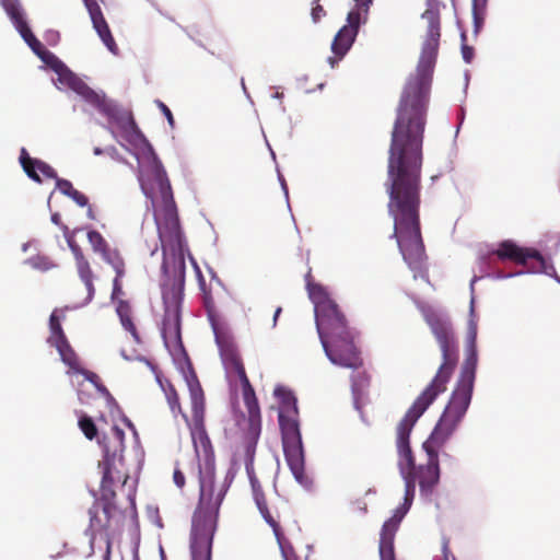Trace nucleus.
I'll return each mask as SVG.
<instances>
[{
	"instance_id": "f257e3e1",
	"label": "nucleus",
	"mask_w": 560,
	"mask_h": 560,
	"mask_svg": "<svg viewBox=\"0 0 560 560\" xmlns=\"http://www.w3.org/2000/svg\"><path fill=\"white\" fill-rule=\"evenodd\" d=\"M428 23L416 74L400 95L388 151V213L394 220L390 235L413 276H428L427 255L420 226L422 144L436 62L441 18L435 3L422 13Z\"/></svg>"
},
{
	"instance_id": "f03ea898",
	"label": "nucleus",
	"mask_w": 560,
	"mask_h": 560,
	"mask_svg": "<svg viewBox=\"0 0 560 560\" xmlns=\"http://www.w3.org/2000/svg\"><path fill=\"white\" fill-rule=\"evenodd\" d=\"M151 177L163 200V214H155L163 252L162 269L165 280L161 285L164 314L161 334L166 346L182 345V306L185 289V241L173 199L172 187L160 162H154Z\"/></svg>"
},
{
	"instance_id": "7ed1b4c3",
	"label": "nucleus",
	"mask_w": 560,
	"mask_h": 560,
	"mask_svg": "<svg viewBox=\"0 0 560 560\" xmlns=\"http://www.w3.org/2000/svg\"><path fill=\"white\" fill-rule=\"evenodd\" d=\"M129 476L116 470V476L107 470L102 474L98 495L89 509V526L85 535L89 537L90 555L95 551V540L100 535L106 548H112L115 536L120 535L128 516L136 515V490L130 489L124 499L118 497L115 486L126 487Z\"/></svg>"
},
{
	"instance_id": "20e7f679",
	"label": "nucleus",
	"mask_w": 560,
	"mask_h": 560,
	"mask_svg": "<svg viewBox=\"0 0 560 560\" xmlns=\"http://www.w3.org/2000/svg\"><path fill=\"white\" fill-rule=\"evenodd\" d=\"M214 330L215 340L220 350L223 365L228 373L237 375L242 385V395L247 416L242 415L238 421L242 431L240 441L235 445V454L243 456L247 471L253 467L256 447L261 433V412L258 399L249 378L247 377L242 358L233 338L221 331Z\"/></svg>"
},
{
	"instance_id": "39448f33",
	"label": "nucleus",
	"mask_w": 560,
	"mask_h": 560,
	"mask_svg": "<svg viewBox=\"0 0 560 560\" xmlns=\"http://www.w3.org/2000/svg\"><path fill=\"white\" fill-rule=\"evenodd\" d=\"M315 313L318 337L325 354L332 364L359 370L360 351L354 343L355 334L336 302H324Z\"/></svg>"
},
{
	"instance_id": "423d86ee",
	"label": "nucleus",
	"mask_w": 560,
	"mask_h": 560,
	"mask_svg": "<svg viewBox=\"0 0 560 560\" xmlns=\"http://www.w3.org/2000/svg\"><path fill=\"white\" fill-rule=\"evenodd\" d=\"M199 503L191 521V557L192 560H211L213 535L225 491L223 487H215L212 468L199 469Z\"/></svg>"
},
{
	"instance_id": "0eeeda50",
	"label": "nucleus",
	"mask_w": 560,
	"mask_h": 560,
	"mask_svg": "<svg viewBox=\"0 0 560 560\" xmlns=\"http://www.w3.org/2000/svg\"><path fill=\"white\" fill-rule=\"evenodd\" d=\"M422 316L431 329L442 354L434 377L415 401L433 402L436 397L446 390L455 368L458 363V341L451 319L430 306L421 308Z\"/></svg>"
},
{
	"instance_id": "6e6552de",
	"label": "nucleus",
	"mask_w": 560,
	"mask_h": 560,
	"mask_svg": "<svg viewBox=\"0 0 560 560\" xmlns=\"http://www.w3.org/2000/svg\"><path fill=\"white\" fill-rule=\"evenodd\" d=\"M432 404L413 401L396 428V446L399 455L398 466L408 467L407 469L415 478V482L419 483L423 493H431L440 480L439 453L436 450L423 448L427 453V463L417 467L409 438L418 419Z\"/></svg>"
},
{
	"instance_id": "1a4fd4ad",
	"label": "nucleus",
	"mask_w": 560,
	"mask_h": 560,
	"mask_svg": "<svg viewBox=\"0 0 560 560\" xmlns=\"http://www.w3.org/2000/svg\"><path fill=\"white\" fill-rule=\"evenodd\" d=\"M476 327L471 328L467 338L466 358L460 369V374L444 413L462 421L472 397L476 368L478 362Z\"/></svg>"
},
{
	"instance_id": "9d476101",
	"label": "nucleus",
	"mask_w": 560,
	"mask_h": 560,
	"mask_svg": "<svg viewBox=\"0 0 560 560\" xmlns=\"http://www.w3.org/2000/svg\"><path fill=\"white\" fill-rule=\"evenodd\" d=\"M71 90L106 116L108 121L115 124L126 137L140 133L130 110L121 108L114 101L108 100L105 94L95 92L81 79L77 81Z\"/></svg>"
},
{
	"instance_id": "9b49d317",
	"label": "nucleus",
	"mask_w": 560,
	"mask_h": 560,
	"mask_svg": "<svg viewBox=\"0 0 560 560\" xmlns=\"http://www.w3.org/2000/svg\"><path fill=\"white\" fill-rule=\"evenodd\" d=\"M299 416L279 415V425L287 464L295 480L306 486L308 478L305 474L304 450L300 432Z\"/></svg>"
},
{
	"instance_id": "f8f14e48",
	"label": "nucleus",
	"mask_w": 560,
	"mask_h": 560,
	"mask_svg": "<svg viewBox=\"0 0 560 560\" xmlns=\"http://www.w3.org/2000/svg\"><path fill=\"white\" fill-rule=\"evenodd\" d=\"M190 401H191V417L194 428L191 430L192 442L195 445L196 453L199 455L201 448L206 458L211 454L212 447L209 436L205 429V394L202 387L194 374L191 378L187 380Z\"/></svg>"
},
{
	"instance_id": "ddd939ff",
	"label": "nucleus",
	"mask_w": 560,
	"mask_h": 560,
	"mask_svg": "<svg viewBox=\"0 0 560 560\" xmlns=\"http://www.w3.org/2000/svg\"><path fill=\"white\" fill-rule=\"evenodd\" d=\"M500 260H511L522 265L534 272L552 275L553 266H549L542 255L535 248L520 247L512 241H503L494 252Z\"/></svg>"
},
{
	"instance_id": "4468645a",
	"label": "nucleus",
	"mask_w": 560,
	"mask_h": 560,
	"mask_svg": "<svg viewBox=\"0 0 560 560\" xmlns=\"http://www.w3.org/2000/svg\"><path fill=\"white\" fill-rule=\"evenodd\" d=\"M365 21L366 19L364 20L363 10L354 5V8L348 13V24L343 25L338 31L331 43V50L334 56L328 58V62L331 68H334L338 61L346 56L354 43L361 22Z\"/></svg>"
},
{
	"instance_id": "2eb2a0df",
	"label": "nucleus",
	"mask_w": 560,
	"mask_h": 560,
	"mask_svg": "<svg viewBox=\"0 0 560 560\" xmlns=\"http://www.w3.org/2000/svg\"><path fill=\"white\" fill-rule=\"evenodd\" d=\"M100 444L103 448V459L98 464L102 474L107 470L110 475L116 476L117 462H121L122 452L125 451V432L118 425H114L109 436H103Z\"/></svg>"
},
{
	"instance_id": "dca6fc26",
	"label": "nucleus",
	"mask_w": 560,
	"mask_h": 560,
	"mask_svg": "<svg viewBox=\"0 0 560 560\" xmlns=\"http://www.w3.org/2000/svg\"><path fill=\"white\" fill-rule=\"evenodd\" d=\"M69 247L74 256L75 260V268L77 272L79 275L80 280L83 282L85 288V294L83 298L78 301L75 304L77 307L85 306L88 305L94 298L95 294V287H94V279L95 275L91 268V265L83 254V250L81 247L75 244L72 241H69Z\"/></svg>"
},
{
	"instance_id": "f3484780",
	"label": "nucleus",
	"mask_w": 560,
	"mask_h": 560,
	"mask_svg": "<svg viewBox=\"0 0 560 560\" xmlns=\"http://www.w3.org/2000/svg\"><path fill=\"white\" fill-rule=\"evenodd\" d=\"M459 422V420L443 412L430 438L423 443L422 447L436 450L439 452V448L442 447L454 433Z\"/></svg>"
},
{
	"instance_id": "a211bd4d",
	"label": "nucleus",
	"mask_w": 560,
	"mask_h": 560,
	"mask_svg": "<svg viewBox=\"0 0 560 560\" xmlns=\"http://www.w3.org/2000/svg\"><path fill=\"white\" fill-rule=\"evenodd\" d=\"M88 241L94 253L102 256V258L108 262L115 271L121 275L122 257L117 250H112L109 244L104 236L95 230L88 232Z\"/></svg>"
},
{
	"instance_id": "6ab92c4d",
	"label": "nucleus",
	"mask_w": 560,
	"mask_h": 560,
	"mask_svg": "<svg viewBox=\"0 0 560 560\" xmlns=\"http://www.w3.org/2000/svg\"><path fill=\"white\" fill-rule=\"evenodd\" d=\"M89 11L93 28L96 31L97 35L100 36L103 44L107 47V49L114 54L118 55L119 48L116 44L112 32L109 30V26L103 15V12L101 10L100 4H94Z\"/></svg>"
},
{
	"instance_id": "aec40b11",
	"label": "nucleus",
	"mask_w": 560,
	"mask_h": 560,
	"mask_svg": "<svg viewBox=\"0 0 560 560\" xmlns=\"http://www.w3.org/2000/svg\"><path fill=\"white\" fill-rule=\"evenodd\" d=\"M20 163L27 176L37 183H42V178L39 177L37 171L40 172L46 178H58L56 171L49 164L44 161L31 158L24 148L21 150Z\"/></svg>"
},
{
	"instance_id": "412c9836",
	"label": "nucleus",
	"mask_w": 560,
	"mask_h": 560,
	"mask_svg": "<svg viewBox=\"0 0 560 560\" xmlns=\"http://www.w3.org/2000/svg\"><path fill=\"white\" fill-rule=\"evenodd\" d=\"M399 523L400 518L394 516L383 524L378 546L381 560H395L394 539Z\"/></svg>"
},
{
	"instance_id": "4be33fe9",
	"label": "nucleus",
	"mask_w": 560,
	"mask_h": 560,
	"mask_svg": "<svg viewBox=\"0 0 560 560\" xmlns=\"http://www.w3.org/2000/svg\"><path fill=\"white\" fill-rule=\"evenodd\" d=\"M199 288L202 291L203 306L207 312V316L213 329L219 327L220 313L215 306L211 291L207 289L206 281L198 270Z\"/></svg>"
},
{
	"instance_id": "5701e85b",
	"label": "nucleus",
	"mask_w": 560,
	"mask_h": 560,
	"mask_svg": "<svg viewBox=\"0 0 560 560\" xmlns=\"http://www.w3.org/2000/svg\"><path fill=\"white\" fill-rule=\"evenodd\" d=\"M116 312L119 316L122 327L130 332L135 341L140 342V336L132 319V310L130 304L125 300H118Z\"/></svg>"
},
{
	"instance_id": "b1692460",
	"label": "nucleus",
	"mask_w": 560,
	"mask_h": 560,
	"mask_svg": "<svg viewBox=\"0 0 560 560\" xmlns=\"http://www.w3.org/2000/svg\"><path fill=\"white\" fill-rule=\"evenodd\" d=\"M273 394L280 400L279 415L299 416L298 400L291 390L279 386Z\"/></svg>"
},
{
	"instance_id": "393cba45",
	"label": "nucleus",
	"mask_w": 560,
	"mask_h": 560,
	"mask_svg": "<svg viewBox=\"0 0 560 560\" xmlns=\"http://www.w3.org/2000/svg\"><path fill=\"white\" fill-rule=\"evenodd\" d=\"M60 355L61 361L68 365L73 372H75L79 368H81L80 360L69 343L68 339H65L60 342L52 345Z\"/></svg>"
},
{
	"instance_id": "a878e982",
	"label": "nucleus",
	"mask_w": 560,
	"mask_h": 560,
	"mask_svg": "<svg viewBox=\"0 0 560 560\" xmlns=\"http://www.w3.org/2000/svg\"><path fill=\"white\" fill-rule=\"evenodd\" d=\"M20 34L37 56H39L43 60H45L48 63L50 62L46 58V56L54 61V58L56 57L47 49H45L44 45L34 36L30 27H26Z\"/></svg>"
},
{
	"instance_id": "bb28decb",
	"label": "nucleus",
	"mask_w": 560,
	"mask_h": 560,
	"mask_svg": "<svg viewBox=\"0 0 560 560\" xmlns=\"http://www.w3.org/2000/svg\"><path fill=\"white\" fill-rule=\"evenodd\" d=\"M258 510H259L262 518L265 520V522L272 528V532L276 536L278 544L281 545L284 539V535H283V532H282L280 523H279V520H280L279 513L277 511L276 512L270 511L268 505L262 506Z\"/></svg>"
},
{
	"instance_id": "cd10ccee",
	"label": "nucleus",
	"mask_w": 560,
	"mask_h": 560,
	"mask_svg": "<svg viewBox=\"0 0 560 560\" xmlns=\"http://www.w3.org/2000/svg\"><path fill=\"white\" fill-rule=\"evenodd\" d=\"M307 292H308V296L310 299L312 300V302L314 303V311L315 313L318 312L319 310V305H322V303H326V302H335L329 295L328 293L326 292L325 288L318 283H315L313 281H308L307 283Z\"/></svg>"
},
{
	"instance_id": "c85d7f7f",
	"label": "nucleus",
	"mask_w": 560,
	"mask_h": 560,
	"mask_svg": "<svg viewBox=\"0 0 560 560\" xmlns=\"http://www.w3.org/2000/svg\"><path fill=\"white\" fill-rule=\"evenodd\" d=\"M50 66L58 74L60 83L67 85L69 89H72V86L80 79L77 74L70 71L58 58H54V61L50 63Z\"/></svg>"
},
{
	"instance_id": "c756f323",
	"label": "nucleus",
	"mask_w": 560,
	"mask_h": 560,
	"mask_svg": "<svg viewBox=\"0 0 560 560\" xmlns=\"http://www.w3.org/2000/svg\"><path fill=\"white\" fill-rule=\"evenodd\" d=\"M50 66L58 74L60 83L67 85L69 89H72V86L80 79L77 74L70 71L58 58H54V61L50 63Z\"/></svg>"
},
{
	"instance_id": "7c9ffc66",
	"label": "nucleus",
	"mask_w": 560,
	"mask_h": 560,
	"mask_svg": "<svg viewBox=\"0 0 560 560\" xmlns=\"http://www.w3.org/2000/svg\"><path fill=\"white\" fill-rule=\"evenodd\" d=\"M4 8L19 33L28 27L19 3L9 1L4 4Z\"/></svg>"
},
{
	"instance_id": "2f4dec72",
	"label": "nucleus",
	"mask_w": 560,
	"mask_h": 560,
	"mask_svg": "<svg viewBox=\"0 0 560 560\" xmlns=\"http://www.w3.org/2000/svg\"><path fill=\"white\" fill-rule=\"evenodd\" d=\"M158 381L165 394V397L167 399V402L170 405L172 412L173 413H175V412L182 413L186 418V416L183 413L180 402H179V397H178V394H177L174 385L167 380L165 382H162L160 378H158Z\"/></svg>"
},
{
	"instance_id": "473e14b6",
	"label": "nucleus",
	"mask_w": 560,
	"mask_h": 560,
	"mask_svg": "<svg viewBox=\"0 0 560 560\" xmlns=\"http://www.w3.org/2000/svg\"><path fill=\"white\" fill-rule=\"evenodd\" d=\"M49 330L50 335L47 339V342L50 346L67 339V336L61 327L60 318L57 315V311H54L49 317Z\"/></svg>"
},
{
	"instance_id": "72a5a7b5",
	"label": "nucleus",
	"mask_w": 560,
	"mask_h": 560,
	"mask_svg": "<svg viewBox=\"0 0 560 560\" xmlns=\"http://www.w3.org/2000/svg\"><path fill=\"white\" fill-rule=\"evenodd\" d=\"M351 387L355 396H361L368 389L371 383V376L366 371H358L351 376Z\"/></svg>"
},
{
	"instance_id": "f704fd0d",
	"label": "nucleus",
	"mask_w": 560,
	"mask_h": 560,
	"mask_svg": "<svg viewBox=\"0 0 560 560\" xmlns=\"http://www.w3.org/2000/svg\"><path fill=\"white\" fill-rule=\"evenodd\" d=\"M407 468L399 465V471L405 480V503L410 505L416 493V482Z\"/></svg>"
},
{
	"instance_id": "c9c22d12",
	"label": "nucleus",
	"mask_w": 560,
	"mask_h": 560,
	"mask_svg": "<svg viewBox=\"0 0 560 560\" xmlns=\"http://www.w3.org/2000/svg\"><path fill=\"white\" fill-rule=\"evenodd\" d=\"M78 424L80 430L88 440L92 441L97 436L98 431L91 417L86 415L81 416Z\"/></svg>"
},
{
	"instance_id": "e433bc0d",
	"label": "nucleus",
	"mask_w": 560,
	"mask_h": 560,
	"mask_svg": "<svg viewBox=\"0 0 560 560\" xmlns=\"http://www.w3.org/2000/svg\"><path fill=\"white\" fill-rule=\"evenodd\" d=\"M75 373H79V374L83 375L84 378L86 381H89L90 383H92L97 388L98 392H101L103 394H106V395L109 394L107 388L102 384L101 378H100V376L96 373H94L92 371H89V370H85L82 366L79 368L75 371Z\"/></svg>"
},
{
	"instance_id": "4c0bfd02",
	"label": "nucleus",
	"mask_w": 560,
	"mask_h": 560,
	"mask_svg": "<svg viewBox=\"0 0 560 560\" xmlns=\"http://www.w3.org/2000/svg\"><path fill=\"white\" fill-rule=\"evenodd\" d=\"M115 272H116V277L113 281L112 299L114 301L118 302V300H121L120 295L124 294L122 284H121V278L125 276V261L124 260H122L121 275H119L118 271H115Z\"/></svg>"
},
{
	"instance_id": "58836bf2",
	"label": "nucleus",
	"mask_w": 560,
	"mask_h": 560,
	"mask_svg": "<svg viewBox=\"0 0 560 560\" xmlns=\"http://www.w3.org/2000/svg\"><path fill=\"white\" fill-rule=\"evenodd\" d=\"M56 187L68 197L75 190L70 180L59 177L56 179Z\"/></svg>"
},
{
	"instance_id": "ea45409f",
	"label": "nucleus",
	"mask_w": 560,
	"mask_h": 560,
	"mask_svg": "<svg viewBox=\"0 0 560 560\" xmlns=\"http://www.w3.org/2000/svg\"><path fill=\"white\" fill-rule=\"evenodd\" d=\"M312 20L317 23L323 16L326 15V11L323 5L319 3V0H313L312 2Z\"/></svg>"
},
{
	"instance_id": "a19ab883",
	"label": "nucleus",
	"mask_w": 560,
	"mask_h": 560,
	"mask_svg": "<svg viewBox=\"0 0 560 560\" xmlns=\"http://www.w3.org/2000/svg\"><path fill=\"white\" fill-rule=\"evenodd\" d=\"M140 185L144 195L154 202V188L149 184V179L141 176Z\"/></svg>"
},
{
	"instance_id": "79ce46f5",
	"label": "nucleus",
	"mask_w": 560,
	"mask_h": 560,
	"mask_svg": "<svg viewBox=\"0 0 560 560\" xmlns=\"http://www.w3.org/2000/svg\"><path fill=\"white\" fill-rule=\"evenodd\" d=\"M79 207H85L89 205L88 197L79 190L72 191L69 196Z\"/></svg>"
},
{
	"instance_id": "37998d69",
	"label": "nucleus",
	"mask_w": 560,
	"mask_h": 560,
	"mask_svg": "<svg viewBox=\"0 0 560 560\" xmlns=\"http://www.w3.org/2000/svg\"><path fill=\"white\" fill-rule=\"evenodd\" d=\"M156 104H158L159 108L161 109V112L166 117L170 127L174 128L175 120H174V117H173V114H172L171 109L161 101H156Z\"/></svg>"
},
{
	"instance_id": "c03bdc74",
	"label": "nucleus",
	"mask_w": 560,
	"mask_h": 560,
	"mask_svg": "<svg viewBox=\"0 0 560 560\" xmlns=\"http://www.w3.org/2000/svg\"><path fill=\"white\" fill-rule=\"evenodd\" d=\"M173 480L179 489H182L185 486V476L180 469L175 468L173 474Z\"/></svg>"
},
{
	"instance_id": "a18cd8bd",
	"label": "nucleus",
	"mask_w": 560,
	"mask_h": 560,
	"mask_svg": "<svg viewBox=\"0 0 560 560\" xmlns=\"http://www.w3.org/2000/svg\"><path fill=\"white\" fill-rule=\"evenodd\" d=\"M373 0H354L355 7L360 8L364 12V19L368 16L369 10Z\"/></svg>"
},
{
	"instance_id": "49530a36",
	"label": "nucleus",
	"mask_w": 560,
	"mask_h": 560,
	"mask_svg": "<svg viewBox=\"0 0 560 560\" xmlns=\"http://www.w3.org/2000/svg\"><path fill=\"white\" fill-rule=\"evenodd\" d=\"M253 497L258 509L267 505V500L264 491L253 493Z\"/></svg>"
},
{
	"instance_id": "de8ad7c7",
	"label": "nucleus",
	"mask_w": 560,
	"mask_h": 560,
	"mask_svg": "<svg viewBox=\"0 0 560 560\" xmlns=\"http://www.w3.org/2000/svg\"><path fill=\"white\" fill-rule=\"evenodd\" d=\"M462 54H463V58L464 60L469 63L471 62L472 58H474V49L472 47H469L467 45H464L462 47Z\"/></svg>"
},
{
	"instance_id": "09e8293b",
	"label": "nucleus",
	"mask_w": 560,
	"mask_h": 560,
	"mask_svg": "<svg viewBox=\"0 0 560 560\" xmlns=\"http://www.w3.org/2000/svg\"><path fill=\"white\" fill-rule=\"evenodd\" d=\"M280 548L284 560H299L298 556L291 548L285 549L282 544L280 545Z\"/></svg>"
},
{
	"instance_id": "8fccbe9b",
	"label": "nucleus",
	"mask_w": 560,
	"mask_h": 560,
	"mask_svg": "<svg viewBox=\"0 0 560 560\" xmlns=\"http://www.w3.org/2000/svg\"><path fill=\"white\" fill-rule=\"evenodd\" d=\"M486 4H487V0H472L474 13H475L476 19H477L479 11L483 10Z\"/></svg>"
},
{
	"instance_id": "3c124183",
	"label": "nucleus",
	"mask_w": 560,
	"mask_h": 560,
	"mask_svg": "<svg viewBox=\"0 0 560 560\" xmlns=\"http://www.w3.org/2000/svg\"><path fill=\"white\" fill-rule=\"evenodd\" d=\"M253 493L262 491L260 482L254 476H249Z\"/></svg>"
},
{
	"instance_id": "603ef678",
	"label": "nucleus",
	"mask_w": 560,
	"mask_h": 560,
	"mask_svg": "<svg viewBox=\"0 0 560 560\" xmlns=\"http://www.w3.org/2000/svg\"><path fill=\"white\" fill-rule=\"evenodd\" d=\"M83 1H84V4L88 10H90L92 8V5L94 7V4H98V0H83Z\"/></svg>"
},
{
	"instance_id": "864d4df0",
	"label": "nucleus",
	"mask_w": 560,
	"mask_h": 560,
	"mask_svg": "<svg viewBox=\"0 0 560 560\" xmlns=\"http://www.w3.org/2000/svg\"><path fill=\"white\" fill-rule=\"evenodd\" d=\"M112 558V548H105V553L103 556V560H110Z\"/></svg>"
},
{
	"instance_id": "5fc2aeb1",
	"label": "nucleus",
	"mask_w": 560,
	"mask_h": 560,
	"mask_svg": "<svg viewBox=\"0 0 560 560\" xmlns=\"http://www.w3.org/2000/svg\"><path fill=\"white\" fill-rule=\"evenodd\" d=\"M282 308L281 307H278L275 312V315H273V325H276V322L281 313Z\"/></svg>"
},
{
	"instance_id": "6e6d98bb",
	"label": "nucleus",
	"mask_w": 560,
	"mask_h": 560,
	"mask_svg": "<svg viewBox=\"0 0 560 560\" xmlns=\"http://www.w3.org/2000/svg\"><path fill=\"white\" fill-rule=\"evenodd\" d=\"M305 281H306V284L308 283V281H313V276H312L311 269H308L307 273L305 275Z\"/></svg>"
},
{
	"instance_id": "4d7b16f0",
	"label": "nucleus",
	"mask_w": 560,
	"mask_h": 560,
	"mask_svg": "<svg viewBox=\"0 0 560 560\" xmlns=\"http://www.w3.org/2000/svg\"><path fill=\"white\" fill-rule=\"evenodd\" d=\"M86 214H88V218H90V219H92V220H94V219H95V214H94V212H93V210H92V208H91V207H89V209H88V213H86Z\"/></svg>"
},
{
	"instance_id": "13d9d810",
	"label": "nucleus",
	"mask_w": 560,
	"mask_h": 560,
	"mask_svg": "<svg viewBox=\"0 0 560 560\" xmlns=\"http://www.w3.org/2000/svg\"><path fill=\"white\" fill-rule=\"evenodd\" d=\"M359 508H360V510H361L363 513H366V511H368L366 503H364V502H363V503H362V505H360Z\"/></svg>"
},
{
	"instance_id": "bf43d9fd",
	"label": "nucleus",
	"mask_w": 560,
	"mask_h": 560,
	"mask_svg": "<svg viewBox=\"0 0 560 560\" xmlns=\"http://www.w3.org/2000/svg\"><path fill=\"white\" fill-rule=\"evenodd\" d=\"M430 3H435L438 5V8L440 9V4L436 0H428L427 5H430ZM427 9H429V7H427Z\"/></svg>"
},
{
	"instance_id": "052dcab7",
	"label": "nucleus",
	"mask_w": 560,
	"mask_h": 560,
	"mask_svg": "<svg viewBox=\"0 0 560 560\" xmlns=\"http://www.w3.org/2000/svg\"><path fill=\"white\" fill-rule=\"evenodd\" d=\"M443 551H444L445 560H447V544L446 542L443 545Z\"/></svg>"
},
{
	"instance_id": "680f3d73",
	"label": "nucleus",
	"mask_w": 560,
	"mask_h": 560,
	"mask_svg": "<svg viewBox=\"0 0 560 560\" xmlns=\"http://www.w3.org/2000/svg\"><path fill=\"white\" fill-rule=\"evenodd\" d=\"M102 153H103V150H102V149H100V148H95V149H94V154H95V155H100V154H102Z\"/></svg>"
},
{
	"instance_id": "e2e57ef3",
	"label": "nucleus",
	"mask_w": 560,
	"mask_h": 560,
	"mask_svg": "<svg viewBox=\"0 0 560 560\" xmlns=\"http://www.w3.org/2000/svg\"><path fill=\"white\" fill-rule=\"evenodd\" d=\"M51 220H52L55 223H57V222H58V214H54V215L51 217Z\"/></svg>"
}]
</instances>
